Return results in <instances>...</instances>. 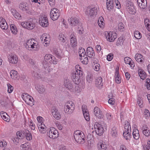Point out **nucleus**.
<instances>
[{
  "label": "nucleus",
  "mask_w": 150,
  "mask_h": 150,
  "mask_svg": "<svg viewBox=\"0 0 150 150\" xmlns=\"http://www.w3.org/2000/svg\"><path fill=\"white\" fill-rule=\"evenodd\" d=\"M126 8L129 13L132 14H134L136 13L134 4L131 1L127 0L126 2Z\"/></svg>",
  "instance_id": "nucleus-5"
},
{
  "label": "nucleus",
  "mask_w": 150,
  "mask_h": 150,
  "mask_svg": "<svg viewBox=\"0 0 150 150\" xmlns=\"http://www.w3.org/2000/svg\"><path fill=\"white\" fill-rule=\"evenodd\" d=\"M106 38L110 42L114 41L117 38V34L115 32H110L107 33Z\"/></svg>",
  "instance_id": "nucleus-12"
},
{
  "label": "nucleus",
  "mask_w": 150,
  "mask_h": 150,
  "mask_svg": "<svg viewBox=\"0 0 150 150\" xmlns=\"http://www.w3.org/2000/svg\"><path fill=\"white\" fill-rule=\"evenodd\" d=\"M135 59L138 62L142 63L144 62L143 56L140 54L137 53L135 55Z\"/></svg>",
  "instance_id": "nucleus-23"
},
{
  "label": "nucleus",
  "mask_w": 150,
  "mask_h": 150,
  "mask_svg": "<svg viewBox=\"0 0 150 150\" xmlns=\"http://www.w3.org/2000/svg\"><path fill=\"white\" fill-rule=\"evenodd\" d=\"M19 8L23 11H26L29 9V7L26 3H22L19 5Z\"/></svg>",
  "instance_id": "nucleus-34"
},
{
  "label": "nucleus",
  "mask_w": 150,
  "mask_h": 150,
  "mask_svg": "<svg viewBox=\"0 0 150 150\" xmlns=\"http://www.w3.org/2000/svg\"><path fill=\"white\" fill-rule=\"evenodd\" d=\"M143 134L146 137L150 136V131L147 127L142 128V129Z\"/></svg>",
  "instance_id": "nucleus-39"
},
{
  "label": "nucleus",
  "mask_w": 150,
  "mask_h": 150,
  "mask_svg": "<svg viewBox=\"0 0 150 150\" xmlns=\"http://www.w3.org/2000/svg\"><path fill=\"white\" fill-rule=\"evenodd\" d=\"M115 80L117 83H120L121 82V78L119 72V69L116 68L115 74Z\"/></svg>",
  "instance_id": "nucleus-29"
},
{
  "label": "nucleus",
  "mask_w": 150,
  "mask_h": 150,
  "mask_svg": "<svg viewBox=\"0 0 150 150\" xmlns=\"http://www.w3.org/2000/svg\"><path fill=\"white\" fill-rule=\"evenodd\" d=\"M93 67L95 71H98L100 69V66L99 64L96 63L93 66Z\"/></svg>",
  "instance_id": "nucleus-59"
},
{
  "label": "nucleus",
  "mask_w": 150,
  "mask_h": 150,
  "mask_svg": "<svg viewBox=\"0 0 150 150\" xmlns=\"http://www.w3.org/2000/svg\"><path fill=\"white\" fill-rule=\"evenodd\" d=\"M78 53L79 54V56L80 57L84 56L85 55L86 52L84 49L83 48L81 47L79 49V50L78 51Z\"/></svg>",
  "instance_id": "nucleus-49"
},
{
  "label": "nucleus",
  "mask_w": 150,
  "mask_h": 150,
  "mask_svg": "<svg viewBox=\"0 0 150 150\" xmlns=\"http://www.w3.org/2000/svg\"><path fill=\"white\" fill-rule=\"evenodd\" d=\"M33 98L30 96V97L29 98L28 100V102H26V103L30 106H32L33 105Z\"/></svg>",
  "instance_id": "nucleus-55"
},
{
  "label": "nucleus",
  "mask_w": 150,
  "mask_h": 150,
  "mask_svg": "<svg viewBox=\"0 0 150 150\" xmlns=\"http://www.w3.org/2000/svg\"><path fill=\"white\" fill-rule=\"evenodd\" d=\"M34 45L35 46V45H37V42L34 39H31L27 40L26 44H25V46L26 47L27 46H30L31 45Z\"/></svg>",
  "instance_id": "nucleus-28"
},
{
  "label": "nucleus",
  "mask_w": 150,
  "mask_h": 150,
  "mask_svg": "<svg viewBox=\"0 0 150 150\" xmlns=\"http://www.w3.org/2000/svg\"><path fill=\"white\" fill-rule=\"evenodd\" d=\"M94 113L95 116L99 118H101L103 117V115L100 109L97 107H96L94 109Z\"/></svg>",
  "instance_id": "nucleus-14"
},
{
  "label": "nucleus",
  "mask_w": 150,
  "mask_h": 150,
  "mask_svg": "<svg viewBox=\"0 0 150 150\" xmlns=\"http://www.w3.org/2000/svg\"><path fill=\"white\" fill-rule=\"evenodd\" d=\"M42 117L40 116H38L37 117V120L38 122V125L40 124V125H42L44 124H43V123L42 122Z\"/></svg>",
  "instance_id": "nucleus-60"
},
{
  "label": "nucleus",
  "mask_w": 150,
  "mask_h": 150,
  "mask_svg": "<svg viewBox=\"0 0 150 150\" xmlns=\"http://www.w3.org/2000/svg\"><path fill=\"white\" fill-rule=\"evenodd\" d=\"M104 20L103 17L102 16L100 17L98 20V23L100 28H103L104 26V23L103 22Z\"/></svg>",
  "instance_id": "nucleus-41"
},
{
  "label": "nucleus",
  "mask_w": 150,
  "mask_h": 150,
  "mask_svg": "<svg viewBox=\"0 0 150 150\" xmlns=\"http://www.w3.org/2000/svg\"><path fill=\"white\" fill-rule=\"evenodd\" d=\"M69 23L72 26H76L79 23L78 20L76 18H71L68 20Z\"/></svg>",
  "instance_id": "nucleus-31"
},
{
  "label": "nucleus",
  "mask_w": 150,
  "mask_h": 150,
  "mask_svg": "<svg viewBox=\"0 0 150 150\" xmlns=\"http://www.w3.org/2000/svg\"><path fill=\"white\" fill-rule=\"evenodd\" d=\"M40 39L42 43L46 45L49 44L50 40L49 36H47L45 34H43L41 35Z\"/></svg>",
  "instance_id": "nucleus-16"
},
{
  "label": "nucleus",
  "mask_w": 150,
  "mask_h": 150,
  "mask_svg": "<svg viewBox=\"0 0 150 150\" xmlns=\"http://www.w3.org/2000/svg\"><path fill=\"white\" fill-rule=\"evenodd\" d=\"M21 25L23 27L29 30L33 29L35 26V23L32 20L26 22H22L21 23Z\"/></svg>",
  "instance_id": "nucleus-8"
},
{
  "label": "nucleus",
  "mask_w": 150,
  "mask_h": 150,
  "mask_svg": "<svg viewBox=\"0 0 150 150\" xmlns=\"http://www.w3.org/2000/svg\"><path fill=\"white\" fill-rule=\"evenodd\" d=\"M124 26L122 23H120L118 24V29L120 31H123L125 30Z\"/></svg>",
  "instance_id": "nucleus-56"
},
{
  "label": "nucleus",
  "mask_w": 150,
  "mask_h": 150,
  "mask_svg": "<svg viewBox=\"0 0 150 150\" xmlns=\"http://www.w3.org/2000/svg\"><path fill=\"white\" fill-rule=\"evenodd\" d=\"M86 80L89 83H91L93 80V75L91 74H88L86 77Z\"/></svg>",
  "instance_id": "nucleus-48"
},
{
  "label": "nucleus",
  "mask_w": 150,
  "mask_h": 150,
  "mask_svg": "<svg viewBox=\"0 0 150 150\" xmlns=\"http://www.w3.org/2000/svg\"><path fill=\"white\" fill-rule=\"evenodd\" d=\"M97 13V9L96 7H93L91 9H87L86 13L88 17L92 18L95 16Z\"/></svg>",
  "instance_id": "nucleus-10"
},
{
  "label": "nucleus",
  "mask_w": 150,
  "mask_h": 150,
  "mask_svg": "<svg viewBox=\"0 0 150 150\" xmlns=\"http://www.w3.org/2000/svg\"><path fill=\"white\" fill-rule=\"evenodd\" d=\"M107 8L109 10H111L114 8V3L113 0H106Z\"/></svg>",
  "instance_id": "nucleus-25"
},
{
  "label": "nucleus",
  "mask_w": 150,
  "mask_h": 150,
  "mask_svg": "<svg viewBox=\"0 0 150 150\" xmlns=\"http://www.w3.org/2000/svg\"><path fill=\"white\" fill-rule=\"evenodd\" d=\"M133 136L134 138L136 140L138 139L139 138V131L137 129H134L133 130Z\"/></svg>",
  "instance_id": "nucleus-36"
},
{
  "label": "nucleus",
  "mask_w": 150,
  "mask_h": 150,
  "mask_svg": "<svg viewBox=\"0 0 150 150\" xmlns=\"http://www.w3.org/2000/svg\"><path fill=\"white\" fill-rule=\"evenodd\" d=\"M49 62L44 60L42 62L43 67L44 68L46 69L50 67V64Z\"/></svg>",
  "instance_id": "nucleus-53"
},
{
  "label": "nucleus",
  "mask_w": 150,
  "mask_h": 150,
  "mask_svg": "<svg viewBox=\"0 0 150 150\" xmlns=\"http://www.w3.org/2000/svg\"><path fill=\"white\" fill-rule=\"evenodd\" d=\"M70 44L71 47L74 48L77 46V41L74 34L72 33L70 36Z\"/></svg>",
  "instance_id": "nucleus-19"
},
{
  "label": "nucleus",
  "mask_w": 150,
  "mask_h": 150,
  "mask_svg": "<svg viewBox=\"0 0 150 150\" xmlns=\"http://www.w3.org/2000/svg\"><path fill=\"white\" fill-rule=\"evenodd\" d=\"M9 62L12 64H16L18 62V58L16 55L11 54L8 57Z\"/></svg>",
  "instance_id": "nucleus-15"
},
{
  "label": "nucleus",
  "mask_w": 150,
  "mask_h": 150,
  "mask_svg": "<svg viewBox=\"0 0 150 150\" xmlns=\"http://www.w3.org/2000/svg\"><path fill=\"white\" fill-rule=\"evenodd\" d=\"M74 109V104L71 101L67 102L64 105V110L66 113L71 114L73 113Z\"/></svg>",
  "instance_id": "nucleus-3"
},
{
  "label": "nucleus",
  "mask_w": 150,
  "mask_h": 150,
  "mask_svg": "<svg viewBox=\"0 0 150 150\" xmlns=\"http://www.w3.org/2000/svg\"><path fill=\"white\" fill-rule=\"evenodd\" d=\"M125 129L123 135L126 140H129L130 139L131 136L129 132V131H131L130 123L127 120L125 121Z\"/></svg>",
  "instance_id": "nucleus-4"
},
{
  "label": "nucleus",
  "mask_w": 150,
  "mask_h": 150,
  "mask_svg": "<svg viewBox=\"0 0 150 150\" xmlns=\"http://www.w3.org/2000/svg\"><path fill=\"white\" fill-rule=\"evenodd\" d=\"M81 68L79 65H77L75 66L76 72L72 74V79L73 82L76 84L74 85L76 88L77 87H78V86L77 85L79 83L80 81V78L82 77L83 71L81 70Z\"/></svg>",
  "instance_id": "nucleus-1"
},
{
  "label": "nucleus",
  "mask_w": 150,
  "mask_h": 150,
  "mask_svg": "<svg viewBox=\"0 0 150 150\" xmlns=\"http://www.w3.org/2000/svg\"><path fill=\"white\" fill-rule=\"evenodd\" d=\"M51 112L54 117L57 120H59L61 118V115L59 112L55 107H52Z\"/></svg>",
  "instance_id": "nucleus-13"
},
{
  "label": "nucleus",
  "mask_w": 150,
  "mask_h": 150,
  "mask_svg": "<svg viewBox=\"0 0 150 150\" xmlns=\"http://www.w3.org/2000/svg\"><path fill=\"white\" fill-rule=\"evenodd\" d=\"M95 132L99 136H101L104 132V129L103 125L101 124L96 122L94 126Z\"/></svg>",
  "instance_id": "nucleus-9"
},
{
  "label": "nucleus",
  "mask_w": 150,
  "mask_h": 150,
  "mask_svg": "<svg viewBox=\"0 0 150 150\" xmlns=\"http://www.w3.org/2000/svg\"><path fill=\"white\" fill-rule=\"evenodd\" d=\"M7 86L8 87V92L9 93H11L13 91V87L9 83H7Z\"/></svg>",
  "instance_id": "nucleus-57"
},
{
  "label": "nucleus",
  "mask_w": 150,
  "mask_h": 150,
  "mask_svg": "<svg viewBox=\"0 0 150 150\" xmlns=\"http://www.w3.org/2000/svg\"><path fill=\"white\" fill-rule=\"evenodd\" d=\"M10 30L11 32L14 35H16L17 33V31L16 27L14 25L11 24L10 26Z\"/></svg>",
  "instance_id": "nucleus-44"
},
{
  "label": "nucleus",
  "mask_w": 150,
  "mask_h": 150,
  "mask_svg": "<svg viewBox=\"0 0 150 150\" xmlns=\"http://www.w3.org/2000/svg\"><path fill=\"white\" fill-rule=\"evenodd\" d=\"M22 139V138L16 136L12 139V140L14 142L18 143L21 141Z\"/></svg>",
  "instance_id": "nucleus-58"
},
{
  "label": "nucleus",
  "mask_w": 150,
  "mask_h": 150,
  "mask_svg": "<svg viewBox=\"0 0 150 150\" xmlns=\"http://www.w3.org/2000/svg\"><path fill=\"white\" fill-rule=\"evenodd\" d=\"M134 37L137 39H140L142 37L141 34L138 30H136L134 31Z\"/></svg>",
  "instance_id": "nucleus-47"
},
{
  "label": "nucleus",
  "mask_w": 150,
  "mask_h": 150,
  "mask_svg": "<svg viewBox=\"0 0 150 150\" xmlns=\"http://www.w3.org/2000/svg\"><path fill=\"white\" fill-rule=\"evenodd\" d=\"M80 59L83 64H86L88 62V59L87 57H85V55L80 57Z\"/></svg>",
  "instance_id": "nucleus-43"
},
{
  "label": "nucleus",
  "mask_w": 150,
  "mask_h": 150,
  "mask_svg": "<svg viewBox=\"0 0 150 150\" xmlns=\"http://www.w3.org/2000/svg\"><path fill=\"white\" fill-rule=\"evenodd\" d=\"M44 59L45 60L54 64H56L57 63L55 57L51 54H46L44 57Z\"/></svg>",
  "instance_id": "nucleus-11"
},
{
  "label": "nucleus",
  "mask_w": 150,
  "mask_h": 150,
  "mask_svg": "<svg viewBox=\"0 0 150 150\" xmlns=\"http://www.w3.org/2000/svg\"><path fill=\"white\" fill-rule=\"evenodd\" d=\"M41 25L43 27H46L48 25V22L47 17L42 16L40 20Z\"/></svg>",
  "instance_id": "nucleus-18"
},
{
  "label": "nucleus",
  "mask_w": 150,
  "mask_h": 150,
  "mask_svg": "<svg viewBox=\"0 0 150 150\" xmlns=\"http://www.w3.org/2000/svg\"><path fill=\"white\" fill-rule=\"evenodd\" d=\"M64 84L65 87L70 90H73L74 85L69 80H66L64 81Z\"/></svg>",
  "instance_id": "nucleus-30"
},
{
  "label": "nucleus",
  "mask_w": 150,
  "mask_h": 150,
  "mask_svg": "<svg viewBox=\"0 0 150 150\" xmlns=\"http://www.w3.org/2000/svg\"><path fill=\"white\" fill-rule=\"evenodd\" d=\"M137 103L141 107H142L143 101L140 98H138L137 99Z\"/></svg>",
  "instance_id": "nucleus-62"
},
{
  "label": "nucleus",
  "mask_w": 150,
  "mask_h": 150,
  "mask_svg": "<svg viewBox=\"0 0 150 150\" xmlns=\"http://www.w3.org/2000/svg\"><path fill=\"white\" fill-rule=\"evenodd\" d=\"M125 63L127 64L130 62V61H132V59L129 57H126L124 59Z\"/></svg>",
  "instance_id": "nucleus-63"
},
{
  "label": "nucleus",
  "mask_w": 150,
  "mask_h": 150,
  "mask_svg": "<svg viewBox=\"0 0 150 150\" xmlns=\"http://www.w3.org/2000/svg\"><path fill=\"white\" fill-rule=\"evenodd\" d=\"M35 88L37 91L40 94H43L45 91V86L42 84H38Z\"/></svg>",
  "instance_id": "nucleus-21"
},
{
  "label": "nucleus",
  "mask_w": 150,
  "mask_h": 150,
  "mask_svg": "<svg viewBox=\"0 0 150 150\" xmlns=\"http://www.w3.org/2000/svg\"><path fill=\"white\" fill-rule=\"evenodd\" d=\"M50 15V18L52 20H56L60 16L59 11L56 8H53L51 9Z\"/></svg>",
  "instance_id": "nucleus-6"
},
{
  "label": "nucleus",
  "mask_w": 150,
  "mask_h": 150,
  "mask_svg": "<svg viewBox=\"0 0 150 150\" xmlns=\"http://www.w3.org/2000/svg\"><path fill=\"white\" fill-rule=\"evenodd\" d=\"M59 133L58 131L54 128L50 127L49 132L47 133V136L51 139H54L58 137Z\"/></svg>",
  "instance_id": "nucleus-7"
},
{
  "label": "nucleus",
  "mask_w": 150,
  "mask_h": 150,
  "mask_svg": "<svg viewBox=\"0 0 150 150\" xmlns=\"http://www.w3.org/2000/svg\"><path fill=\"white\" fill-rule=\"evenodd\" d=\"M30 96L27 93H23L22 95V98L25 103L28 102V100Z\"/></svg>",
  "instance_id": "nucleus-45"
},
{
  "label": "nucleus",
  "mask_w": 150,
  "mask_h": 150,
  "mask_svg": "<svg viewBox=\"0 0 150 150\" xmlns=\"http://www.w3.org/2000/svg\"><path fill=\"white\" fill-rule=\"evenodd\" d=\"M59 39L60 41L64 43L65 42L66 37L63 34L61 33L59 35Z\"/></svg>",
  "instance_id": "nucleus-54"
},
{
  "label": "nucleus",
  "mask_w": 150,
  "mask_h": 150,
  "mask_svg": "<svg viewBox=\"0 0 150 150\" xmlns=\"http://www.w3.org/2000/svg\"><path fill=\"white\" fill-rule=\"evenodd\" d=\"M146 83L147 88L148 90H150V79L147 78L146 79Z\"/></svg>",
  "instance_id": "nucleus-61"
},
{
  "label": "nucleus",
  "mask_w": 150,
  "mask_h": 150,
  "mask_svg": "<svg viewBox=\"0 0 150 150\" xmlns=\"http://www.w3.org/2000/svg\"><path fill=\"white\" fill-rule=\"evenodd\" d=\"M53 53L59 58H61L63 55L61 50L59 49L56 48H54Z\"/></svg>",
  "instance_id": "nucleus-32"
},
{
  "label": "nucleus",
  "mask_w": 150,
  "mask_h": 150,
  "mask_svg": "<svg viewBox=\"0 0 150 150\" xmlns=\"http://www.w3.org/2000/svg\"><path fill=\"white\" fill-rule=\"evenodd\" d=\"M30 46H27L26 47V49L29 50H36L38 49V46L37 45H35V46L34 45H31Z\"/></svg>",
  "instance_id": "nucleus-46"
},
{
  "label": "nucleus",
  "mask_w": 150,
  "mask_h": 150,
  "mask_svg": "<svg viewBox=\"0 0 150 150\" xmlns=\"http://www.w3.org/2000/svg\"><path fill=\"white\" fill-rule=\"evenodd\" d=\"M97 147L99 150H105L106 149V145L101 142L98 144Z\"/></svg>",
  "instance_id": "nucleus-38"
},
{
  "label": "nucleus",
  "mask_w": 150,
  "mask_h": 150,
  "mask_svg": "<svg viewBox=\"0 0 150 150\" xmlns=\"http://www.w3.org/2000/svg\"><path fill=\"white\" fill-rule=\"evenodd\" d=\"M38 126L40 133L44 134L46 132L47 127L44 124L42 125L38 124Z\"/></svg>",
  "instance_id": "nucleus-33"
},
{
  "label": "nucleus",
  "mask_w": 150,
  "mask_h": 150,
  "mask_svg": "<svg viewBox=\"0 0 150 150\" xmlns=\"http://www.w3.org/2000/svg\"><path fill=\"white\" fill-rule=\"evenodd\" d=\"M81 108L83 112H84L88 111V110L87 108V106L86 105H83L82 106Z\"/></svg>",
  "instance_id": "nucleus-64"
},
{
  "label": "nucleus",
  "mask_w": 150,
  "mask_h": 150,
  "mask_svg": "<svg viewBox=\"0 0 150 150\" xmlns=\"http://www.w3.org/2000/svg\"><path fill=\"white\" fill-rule=\"evenodd\" d=\"M87 56L89 57H92L95 56V53L93 49L91 47H88L86 50Z\"/></svg>",
  "instance_id": "nucleus-24"
},
{
  "label": "nucleus",
  "mask_w": 150,
  "mask_h": 150,
  "mask_svg": "<svg viewBox=\"0 0 150 150\" xmlns=\"http://www.w3.org/2000/svg\"><path fill=\"white\" fill-rule=\"evenodd\" d=\"M11 13L15 18L18 20L21 19V15L15 9L12 8L11 9Z\"/></svg>",
  "instance_id": "nucleus-27"
},
{
  "label": "nucleus",
  "mask_w": 150,
  "mask_h": 150,
  "mask_svg": "<svg viewBox=\"0 0 150 150\" xmlns=\"http://www.w3.org/2000/svg\"><path fill=\"white\" fill-rule=\"evenodd\" d=\"M21 148L22 150H28L29 146L27 143H25L21 145Z\"/></svg>",
  "instance_id": "nucleus-52"
},
{
  "label": "nucleus",
  "mask_w": 150,
  "mask_h": 150,
  "mask_svg": "<svg viewBox=\"0 0 150 150\" xmlns=\"http://www.w3.org/2000/svg\"><path fill=\"white\" fill-rule=\"evenodd\" d=\"M103 79L101 77H99L96 80L95 84L97 87L99 89L102 88L103 86Z\"/></svg>",
  "instance_id": "nucleus-20"
},
{
  "label": "nucleus",
  "mask_w": 150,
  "mask_h": 150,
  "mask_svg": "<svg viewBox=\"0 0 150 150\" xmlns=\"http://www.w3.org/2000/svg\"><path fill=\"white\" fill-rule=\"evenodd\" d=\"M110 134L113 137H117V130L115 127H113L111 129Z\"/></svg>",
  "instance_id": "nucleus-37"
},
{
  "label": "nucleus",
  "mask_w": 150,
  "mask_h": 150,
  "mask_svg": "<svg viewBox=\"0 0 150 150\" xmlns=\"http://www.w3.org/2000/svg\"><path fill=\"white\" fill-rule=\"evenodd\" d=\"M1 115L3 120L6 122H9L10 121L9 116L7 113L4 111H1Z\"/></svg>",
  "instance_id": "nucleus-35"
},
{
  "label": "nucleus",
  "mask_w": 150,
  "mask_h": 150,
  "mask_svg": "<svg viewBox=\"0 0 150 150\" xmlns=\"http://www.w3.org/2000/svg\"><path fill=\"white\" fill-rule=\"evenodd\" d=\"M0 26L2 30H7L8 28V25L5 20L1 17H0Z\"/></svg>",
  "instance_id": "nucleus-17"
},
{
  "label": "nucleus",
  "mask_w": 150,
  "mask_h": 150,
  "mask_svg": "<svg viewBox=\"0 0 150 150\" xmlns=\"http://www.w3.org/2000/svg\"><path fill=\"white\" fill-rule=\"evenodd\" d=\"M25 137L26 139L28 140H30L32 139V136L30 132L28 131H26Z\"/></svg>",
  "instance_id": "nucleus-50"
},
{
  "label": "nucleus",
  "mask_w": 150,
  "mask_h": 150,
  "mask_svg": "<svg viewBox=\"0 0 150 150\" xmlns=\"http://www.w3.org/2000/svg\"><path fill=\"white\" fill-rule=\"evenodd\" d=\"M83 113L85 120L87 121H89L90 120V118L88 111L84 112H83Z\"/></svg>",
  "instance_id": "nucleus-51"
},
{
  "label": "nucleus",
  "mask_w": 150,
  "mask_h": 150,
  "mask_svg": "<svg viewBox=\"0 0 150 150\" xmlns=\"http://www.w3.org/2000/svg\"><path fill=\"white\" fill-rule=\"evenodd\" d=\"M137 2L139 6L142 9H144L146 7V0H137Z\"/></svg>",
  "instance_id": "nucleus-22"
},
{
  "label": "nucleus",
  "mask_w": 150,
  "mask_h": 150,
  "mask_svg": "<svg viewBox=\"0 0 150 150\" xmlns=\"http://www.w3.org/2000/svg\"><path fill=\"white\" fill-rule=\"evenodd\" d=\"M138 72L141 79L144 80L146 78V73L140 67L138 68Z\"/></svg>",
  "instance_id": "nucleus-26"
},
{
  "label": "nucleus",
  "mask_w": 150,
  "mask_h": 150,
  "mask_svg": "<svg viewBox=\"0 0 150 150\" xmlns=\"http://www.w3.org/2000/svg\"><path fill=\"white\" fill-rule=\"evenodd\" d=\"M144 23L147 29L149 30H150V21L147 18L144 19Z\"/></svg>",
  "instance_id": "nucleus-42"
},
{
  "label": "nucleus",
  "mask_w": 150,
  "mask_h": 150,
  "mask_svg": "<svg viewBox=\"0 0 150 150\" xmlns=\"http://www.w3.org/2000/svg\"><path fill=\"white\" fill-rule=\"evenodd\" d=\"M74 137L75 141L78 143L83 144L85 142V135L83 132L80 130L74 131Z\"/></svg>",
  "instance_id": "nucleus-2"
},
{
  "label": "nucleus",
  "mask_w": 150,
  "mask_h": 150,
  "mask_svg": "<svg viewBox=\"0 0 150 150\" xmlns=\"http://www.w3.org/2000/svg\"><path fill=\"white\" fill-rule=\"evenodd\" d=\"M18 73L15 70H12L10 72L11 77L13 79H16L18 77Z\"/></svg>",
  "instance_id": "nucleus-40"
}]
</instances>
